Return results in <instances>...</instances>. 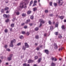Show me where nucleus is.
<instances>
[{
    "instance_id": "f257e3e1",
    "label": "nucleus",
    "mask_w": 66,
    "mask_h": 66,
    "mask_svg": "<svg viewBox=\"0 0 66 66\" xmlns=\"http://www.w3.org/2000/svg\"><path fill=\"white\" fill-rule=\"evenodd\" d=\"M26 4V3L24 2H22L20 4V6L18 7V10H21V9L23 8L24 7V5H25Z\"/></svg>"
},
{
    "instance_id": "f03ea898",
    "label": "nucleus",
    "mask_w": 66,
    "mask_h": 66,
    "mask_svg": "<svg viewBox=\"0 0 66 66\" xmlns=\"http://www.w3.org/2000/svg\"><path fill=\"white\" fill-rule=\"evenodd\" d=\"M16 43V40L15 39H14L12 40H11L10 45V46L11 47H13L14 45L13 44V43Z\"/></svg>"
},
{
    "instance_id": "7ed1b4c3",
    "label": "nucleus",
    "mask_w": 66,
    "mask_h": 66,
    "mask_svg": "<svg viewBox=\"0 0 66 66\" xmlns=\"http://www.w3.org/2000/svg\"><path fill=\"white\" fill-rule=\"evenodd\" d=\"M25 46L26 47H24V46H23V49L24 50H25L26 49V48H29V45H28L27 43H24Z\"/></svg>"
},
{
    "instance_id": "20e7f679",
    "label": "nucleus",
    "mask_w": 66,
    "mask_h": 66,
    "mask_svg": "<svg viewBox=\"0 0 66 66\" xmlns=\"http://www.w3.org/2000/svg\"><path fill=\"white\" fill-rule=\"evenodd\" d=\"M57 1V3L58 4H59V6H61V5H63V4L64 3V2H62L61 3L60 0H58Z\"/></svg>"
},
{
    "instance_id": "39448f33",
    "label": "nucleus",
    "mask_w": 66,
    "mask_h": 66,
    "mask_svg": "<svg viewBox=\"0 0 66 66\" xmlns=\"http://www.w3.org/2000/svg\"><path fill=\"white\" fill-rule=\"evenodd\" d=\"M12 56L13 54H11L9 55V57H8L7 59H8L9 61H11V60H12Z\"/></svg>"
},
{
    "instance_id": "423d86ee",
    "label": "nucleus",
    "mask_w": 66,
    "mask_h": 66,
    "mask_svg": "<svg viewBox=\"0 0 66 66\" xmlns=\"http://www.w3.org/2000/svg\"><path fill=\"white\" fill-rule=\"evenodd\" d=\"M34 62V61L30 59L28 61V63H33Z\"/></svg>"
},
{
    "instance_id": "0eeeda50",
    "label": "nucleus",
    "mask_w": 66,
    "mask_h": 66,
    "mask_svg": "<svg viewBox=\"0 0 66 66\" xmlns=\"http://www.w3.org/2000/svg\"><path fill=\"white\" fill-rule=\"evenodd\" d=\"M45 53H46L47 54V55H48L49 54V51L48 50H45Z\"/></svg>"
},
{
    "instance_id": "6e6552de",
    "label": "nucleus",
    "mask_w": 66,
    "mask_h": 66,
    "mask_svg": "<svg viewBox=\"0 0 66 66\" xmlns=\"http://www.w3.org/2000/svg\"><path fill=\"white\" fill-rule=\"evenodd\" d=\"M22 17H26L27 16V14L26 13H23L22 14Z\"/></svg>"
},
{
    "instance_id": "1a4fd4ad",
    "label": "nucleus",
    "mask_w": 66,
    "mask_h": 66,
    "mask_svg": "<svg viewBox=\"0 0 66 66\" xmlns=\"http://www.w3.org/2000/svg\"><path fill=\"white\" fill-rule=\"evenodd\" d=\"M31 13H32V11L30 10H29L28 12H27V13L28 15H29V14H31Z\"/></svg>"
},
{
    "instance_id": "9d476101",
    "label": "nucleus",
    "mask_w": 66,
    "mask_h": 66,
    "mask_svg": "<svg viewBox=\"0 0 66 66\" xmlns=\"http://www.w3.org/2000/svg\"><path fill=\"white\" fill-rule=\"evenodd\" d=\"M54 48L55 49H57V46L56 45V44L55 43L54 44Z\"/></svg>"
},
{
    "instance_id": "9b49d317",
    "label": "nucleus",
    "mask_w": 66,
    "mask_h": 66,
    "mask_svg": "<svg viewBox=\"0 0 66 66\" xmlns=\"http://www.w3.org/2000/svg\"><path fill=\"white\" fill-rule=\"evenodd\" d=\"M37 8L36 7H34L33 9V11L34 12H35V11H37Z\"/></svg>"
},
{
    "instance_id": "f8f14e48",
    "label": "nucleus",
    "mask_w": 66,
    "mask_h": 66,
    "mask_svg": "<svg viewBox=\"0 0 66 66\" xmlns=\"http://www.w3.org/2000/svg\"><path fill=\"white\" fill-rule=\"evenodd\" d=\"M39 21L40 22V23H44V21L42 19H40V20Z\"/></svg>"
},
{
    "instance_id": "ddd939ff",
    "label": "nucleus",
    "mask_w": 66,
    "mask_h": 66,
    "mask_svg": "<svg viewBox=\"0 0 66 66\" xmlns=\"http://www.w3.org/2000/svg\"><path fill=\"white\" fill-rule=\"evenodd\" d=\"M41 60H42V58H39V59H38V63H40V61Z\"/></svg>"
},
{
    "instance_id": "4468645a",
    "label": "nucleus",
    "mask_w": 66,
    "mask_h": 66,
    "mask_svg": "<svg viewBox=\"0 0 66 66\" xmlns=\"http://www.w3.org/2000/svg\"><path fill=\"white\" fill-rule=\"evenodd\" d=\"M58 24L59 22H56V24H55V27H58Z\"/></svg>"
},
{
    "instance_id": "2eb2a0df",
    "label": "nucleus",
    "mask_w": 66,
    "mask_h": 66,
    "mask_svg": "<svg viewBox=\"0 0 66 66\" xmlns=\"http://www.w3.org/2000/svg\"><path fill=\"white\" fill-rule=\"evenodd\" d=\"M32 4H33V1H31L30 2L29 6H31V5H32Z\"/></svg>"
},
{
    "instance_id": "dca6fc26",
    "label": "nucleus",
    "mask_w": 66,
    "mask_h": 66,
    "mask_svg": "<svg viewBox=\"0 0 66 66\" xmlns=\"http://www.w3.org/2000/svg\"><path fill=\"white\" fill-rule=\"evenodd\" d=\"M59 18H60L61 19H63V18H64V16H59Z\"/></svg>"
},
{
    "instance_id": "f3484780",
    "label": "nucleus",
    "mask_w": 66,
    "mask_h": 66,
    "mask_svg": "<svg viewBox=\"0 0 66 66\" xmlns=\"http://www.w3.org/2000/svg\"><path fill=\"white\" fill-rule=\"evenodd\" d=\"M14 25H15V24L14 23H13L11 24V27L13 28V27H14Z\"/></svg>"
},
{
    "instance_id": "a211bd4d",
    "label": "nucleus",
    "mask_w": 66,
    "mask_h": 66,
    "mask_svg": "<svg viewBox=\"0 0 66 66\" xmlns=\"http://www.w3.org/2000/svg\"><path fill=\"white\" fill-rule=\"evenodd\" d=\"M61 28L63 30H65V27L64 25H63L62 26Z\"/></svg>"
},
{
    "instance_id": "6ab92c4d",
    "label": "nucleus",
    "mask_w": 66,
    "mask_h": 66,
    "mask_svg": "<svg viewBox=\"0 0 66 66\" xmlns=\"http://www.w3.org/2000/svg\"><path fill=\"white\" fill-rule=\"evenodd\" d=\"M9 9V7H6V8H5L4 10L5 11H6V10H8Z\"/></svg>"
},
{
    "instance_id": "aec40b11",
    "label": "nucleus",
    "mask_w": 66,
    "mask_h": 66,
    "mask_svg": "<svg viewBox=\"0 0 66 66\" xmlns=\"http://www.w3.org/2000/svg\"><path fill=\"white\" fill-rule=\"evenodd\" d=\"M30 34V32H27V33L26 34V35L27 36H28Z\"/></svg>"
},
{
    "instance_id": "412c9836",
    "label": "nucleus",
    "mask_w": 66,
    "mask_h": 66,
    "mask_svg": "<svg viewBox=\"0 0 66 66\" xmlns=\"http://www.w3.org/2000/svg\"><path fill=\"white\" fill-rule=\"evenodd\" d=\"M51 65L52 66H55V64L54 63H52L51 64Z\"/></svg>"
},
{
    "instance_id": "4be33fe9",
    "label": "nucleus",
    "mask_w": 66,
    "mask_h": 66,
    "mask_svg": "<svg viewBox=\"0 0 66 66\" xmlns=\"http://www.w3.org/2000/svg\"><path fill=\"white\" fill-rule=\"evenodd\" d=\"M30 21V19H28L27 20V22H26V23H28L29 21Z\"/></svg>"
},
{
    "instance_id": "5701e85b",
    "label": "nucleus",
    "mask_w": 66,
    "mask_h": 66,
    "mask_svg": "<svg viewBox=\"0 0 66 66\" xmlns=\"http://www.w3.org/2000/svg\"><path fill=\"white\" fill-rule=\"evenodd\" d=\"M4 17H5V18H7V15L6 14H4L3 15Z\"/></svg>"
},
{
    "instance_id": "b1692460",
    "label": "nucleus",
    "mask_w": 66,
    "mask_h": 66,
    "mask_svg": "<svg viewBox=\"0 0 66 66\" xmlns=\"http://www.w3.org/2000/svg\"><path fill=\"white\" fill-rule=\"evenodd\" d=\"M57 3H54V6H55V7H56V6H57Z\"/></svg>"
},
{
    "instance_id": "393cba45",
    "label": "nucleus",
    "mask_w": 66,
    "mask_h": 66,
    "mask_svg": "<svg viewBox=\"0 0 66 66\" xmlns=\"http://www.w3.org/2000/svg\"><path fill=\"white\" fill-rule=\"evenodd\" d=\"M38 30H39L38 28V27H36L35 29V31H38Z\"/></svg>"
},
{
    "instance_id": "a878e982",
    "label": "nucleus",
    "mask_w": 66,
    "mask_h": 66,
    "mask_svg": "<svg viewBox=\"0 0 66 66\" xmlns=\"http://www.w3.org/2000/svg\"><path fill=\"white\" fill-rule=\"evenodd\" d=\"M63 49H64V48L63 47H61V48H59V51H60V50H63Z\"/></svg>"
},
{
    "instance_id": "bb28decb",
    "label": "nucleus",
    "mask_w": 66,
    "mask_h": 66,
    "mask_svg": "<svg viewBox=\"0 0 66 66\" xmlns=\"http://www.w3.org/2000/svg\"><path fill=\"white\" fill-rule=\"evenodd\" d=\"M34 18V16H33L31 15L30 16V19H33Z\"/></svg>"
},
{
    "instance_id": "cd10ccee",
    "label": "nucleus",
    "mask_w": 66,
    "mask_h": 66,
    "mask_svg": "<svg viewBox=\"0 0 66 66\" xmlns=\"http://www.w3.org/2000/svg\"><path fill=\"white\" fill-rule=\"evenodd\" d=\"M55 34L56 35H57L59 34V32H55Z\"/></svg>"
},
{
    "instance_id": "c85d7f7f",
    "label": "nucleus",
    "mask_w": 66,
    "mask_h": 66,
    "mask_svg": "<svg viewBox=\"0 0 66 66\" xmlns=\"http://www.w3.org/2000/svg\"><path fill=\"white\" fill-rule=\"evenodd\" d=\"M4 47L5 49H6V48H7V45H5Z\"/></svg>"
},
{
    "instance_id": "c756f323",
    "label": "nucleus",
    "mask_w": 66,
    "mask_h": 66,
    "mask_svg": "<svg viewBox=\"0 0 66 66\" xmlns=\"http://www.w3.org/2000/svg\"><path fill=\"white\" fill-rule=\"evenodd\" d=\"M1 13H3L4 11V9H2L1 10Z\"/></svg>"
},
{
    "instance_id": "7c9ffc66",
    "label": "nucleus",
    "mask_w": 66,
    "mask_h": 66,
    "mask_svg": "<svg viewBox=\"0 0 66 66\" xmlns=\"http://www.w3.org/2000/svg\"><path fill=\"white\" fill-rule=\"evenodd\" d=\"M35 38H36V39H38V38H39V37L38 36H36Z\"/></svg>"
},
{
    "instance_id": "2f4dec72",
    "label": "nucleus",
    "mask_w": 66,
    "mask_h": 66,
    "mask_svg": "<svg viewBox=\"0 0 66 66\" xmlns=\"http://www.w3.org/2000/svg\"><path fill=\"white\" fill-rule=\"evenodd\" d=\"M16 13L17 15H19V12L18 11L17 12H16Z\"/></svg>"
},
{
    "instance_id": "473e14b6",
    "label": "nucleus",
    "mask_w": 66,
    "mask_h": 66,
    "mask_svg": "<svg viewBox=\"0 0 66 66\" xmlns=\"http://www.w3.org/2000/svg\"><path fill=\"white\" fill-rule=\"evenodd\" d=\"M6 51H11V50H10L9 49V48H7L6 49Z\"/></svg>"
},
{
    "instance_id": "72a5a7b5",
    "label": "nucleus",
    "mask_w": 66,
    "mask_h": 66,
    "mask_svg": "<svg viewBox=\"0 0 66 66\" xmlns=\"http://www.w3.org/2000/svg\"><path fill=\"white\" fill-rule=\"evenodd\" d=\"M48 23H49V24L50 25H51V22L50 21H48Z\"/></svg>"
},
{
    "instance_id": "f704fd0d",
    "label": "nucleus",
    "mask_w": 66,
    "mask_h": 66,
    "mask_svg": "<svg viewBox=\"0 0 66 66\" xmlns=\"http://www.w3.org/2000/svg\"><path fill=\"white\" fill-rule=\"evenodd\" d=\"M43 46L41 45H39V47L40 48H43Z\"/></svg>"
},
{
    "instance_id": "c9c22d12",
    "label": "nucleus",
    "mask_w": 66,
    "mask_h": 66,
    "mask_svg": "<svg viewBox=\"0 0 66 66\" xmlns=\"http://www.w3.org/2000/svg\"><path fill=\"white\" fill-rule=\"evenodd\" d=\"M45 13H48V11L47 10H46L45 11Z\"/></svg>"
},
{
    "instance_id": "e433bc0d",
    "label": "nucleus",
    "mask_w": 66,
    "mask_h": 66,
    "mask_svg": "<svg viewBox=\"0 0 66 66\" xmlns=\"http://www.w3.org/2000/svg\"><path fill=\"white\" fill-rule=\"evenodd\" d=\"M50 30H52V29H53V26H51L50 27Z\"/></svg>"
},
{
    "instance_id": "4c0bfd02",
    "label": "nucleus",
    "mask_w": 66,
    "mask_h": 66,
    "mask_svg": "<svg viewBox=\"0 0 66 66\" xmlns=\"http://www.w3.org/2000/svg\"><path fill=\"white\" fill-rule=\"evenodd\" d=\"M21 45V43H18L17 45V46H20V45Z\"/></svg>"
},
{
    "instance_id": "58836bf2",
    "label": "nucleus",
    "mask_w": 66,
    "mask_h": 66,
    "mask_svg": "<svg viewBox=\"0 0 66 66\" xmlns=\"http://www.w3.org/2000/svg\"><path fill=\"white\" fill-rule=\"evenodd\" d=\"M9 21V19H7L6 20L5 22H8Z\"/></svg>"
},
{
    "instance_id": "ea45409f",
    "label": "nucleus",
    "mask_w": 66,
    "mask_h": 66,
    "mask_svg": "<svg viewBox=\"0 0 66 66\" xmlns=\"http://www.w3.org/2000/svg\"><path fill=\"white\" fill-rule=\"evenodd\" d=\"M50 16L51 17H53V16H54V15H53V14H50Z\"/></svg>"
},
{
    "instance_id": "a19ab883",
    "label": "nucleus",
    "mask_w": 66,
    "mask_h": 66,
    "mask_svg": "<svg viewBox=\"0 0 66 66\" xmlns=\"http://www.w3.org/2000/svg\"><path fill=\"white\" fill-rule=\"evenodd\" d=\"M35 60H36V59H37L38 58V56H36L35 57Z\"/></svg>"
},
{
    "instance_id": "79ce46f5",
    "label": "nucleus",
    "mask_w": 66,
    "mask_h": 66,
    "mask_svg": "<svg viewBox=\"0 0 66 66\" xmlns=\"http://www.w3.org/2000/svg\"><path fill=\"white\" fill-rule=\"evenodd\" d=\"M52 2H51L50 3V6H52Z\"/></svg>"
},
{
    "instance_id": "37998d69",
    "label": "nucleus",
    "mask_w": 66,
    "mask_h": 66,
    "mask_svg": "<svg viewBox=\"0 0 66 66\" xmlns=\"http://www.w3.org/2000/svg\"><path fill=\"white\" fill-rule=\"evenodd\" d=\"M22 33L23 34H26V32L25 31H22Z\"/></svg>"
},
{
    "instance_id": "c03bdc74",
    "label": "nucleus",
    "mask_w": 66,
    "mask_h": 66,
    "mask_svg": "<svg viewBox=\"0 0 66 66\" xmlns=\"http://www.w3.org/2000/svg\"><path fill=\"white\" fill-rule=\"evenodd\" d=\"M0 59H1L2 60H3V56L1 57H0Z\"/></svg>"
},
{
    "instance_id": "a18cd8bd",
    "label": "nucleus",
    "mask_w": 66,
    "mask_h": 66,
    "mask_svg": "<svg viewBox=\"0 0 66 66\" xmlns=\"http://www.w3.org/2000/svg\"><path fill=\"white\" fill-rule=\"evenodd\" d=\"M24 24H25V23H22L21 24V26H23L24 25Z\"/></svg>"
},
{
    "instance_id": "49530a36",
    "label": "nucleus",
    "mask_w": 66,
    "mask_h": 66,
    "mask_svg": "<svg viewBox=\"0 0 66 66\" xmlns=\"http://www.w3.org/2000/svg\"><path fill=\"white\" fill-rule=\"evenodd\" d=\"M4 31L5 33H6L7 32V29H5V30Z\"/></svg>"
},
{
    "instance_id": "de8ad7c7",
    "label": "nucleus",
    "mask_w": 66,
    "mask_h": 66,
    "mask_svg": "<svg viewBox=\"0 0 66 66\" xmlns=\"http://www.w3.org/2000/svg\"><path fill=\"white\" fill-rule=\"evenodd\" d=\"M23 66H26L27 64H26V63H24L23 64Z\"/></svg>"
},
{
    "instance_id": "09e8293b",
    "label": "nucleus",
    "mask_w": 66,
    "mask_h": 66,
    "mask_svg": "<svg viewBox=\"0 0 66 66\" xmlns=\"http://www.w3.org/2000/svg\"><path fill=\"white\" fill-rule=\"evenodd\" d=\"M51 60L52 61H54V57H52V58L51 59Z\"/></svg>"
},
{
    "instance_id": "8fccbe9b",
    "label": "nucleus",
    "mask_w": 66,
    "mask_h": 66,
    "mask_svg": "<svg viewBox=\"0 0 66 66\" xmlns=\"http://www.w3.org/2000/svg\"><path fill=\"white\" fill-rule=\"evenodd\" d=\"M62 37V36H59V38H61Z\"/></svg>"
},
{
    "instance_id": "3c124183",
    "label": "nucleus",
    "mask_w": 66,
    "mask_h": 66,
    "mask_svg": "<svg viewBox=\"0 0 66 66\" xmlns=\"http://www.w3.org/2000/svg\"><path fill=\"white\" fill-rule=\"evenodd\" d=\"M27 27H27V26H26L24 27V29H27Z\"/></svg>"
},
{
    "instance_id": "603ef678",
    "label": "nucleus",
    "mask_w": 66,
    "mask_h": 66,
    "mask_svg": "<svg viewBox=\"0 0 66 66\" xmlns=\"http://www.w3.org/2000/svg\"><path fill=\"white\" fill-rule=\"evenodd\" d=\"M22 37H23V36H21L20 37V38L21 39H22Z\"/></svg>"
},
{
    "instance_id": "864d4df0",
    "label": "nucleus",
    "mask_w": 66,
    "mask_h": 66,
    "mask_svg": "<svg viewBox=\"0 0 66 66\" xmlns=\"http://www.w3.org/2000/svg\"><path fill=\"white\" fill-rule=\"evenodd\" d=\"M10 17V15H9V14H8L7 15V18H8L9 17Z\"/></svg>"
},
{
    "instance_id": "5fc2aeb1",
    "label": "nucleus",
    "mask_w": 66,
    "mask_h": 66,
    "mask_svg": "<svg viewBox=\"0 0 66 66\" xmlns=\"http://www.w3.org/2000/svg\"><path fill=\"white\" fill-rule=\"evenodd\" d=\"M54 61H57V59H56V58H55V57H54Z\"/></svg>"
},
{
    "instance_id": "6e6d98bb",
    "label": "nucleus",
    "mask_w": 66,
    "mask_h": 66,
    "mask_svg": "<svg viewBox=\"0 0 66 66\" xmlns=\"http://www.w3.org/2000/svg\"><path fill=\"white\" fill-rule=\"evenodd\" d=\"M29 25L30 26H32V23H29Z\"/></svg>"
},
{
    "instance_id": "4d7b16f0",
    "label": "nucleus",
    "mask_w": 66,
    "mask_h": 66,
    "mask_svg": "<svg viewBox=\"0 0 66 66\" xmlns=\"http://www.w3.org/2000/svg\"><path fill=\"white\" fill-rule=\"evenodd\" d=\"M35 5H36V4H35V3H34L32 6H34Z\"/></svg>"
},
{
    "instance_id": "13d9d810",
    "label": "nucleus",
    "mask_w": 66,
    "mask_h": 66,
    "mask_svg": "<svg viewBox=\"0 0 66 66\" xmlns=\"http://www.w3.org/2000/svg\"><path fill=\"white\" fill-rule=\"evenodd\" d=\"M42 26V23H40V25L39 26V27H41Z\"/></svg>"
},
{
    "instance_id": "bf43d9fd",
    "label": "nucleus",
    "mask_w": 66,
    "mask_h": 66,
    "mask_svg": "<svg viewBox=\"0 0 66 66\" xmlns=\"http://www.w3.org/2000/svg\"><path fill=\"white\" fill-rule=\"evenodd\" d=\"M39 47H37V50H39Z\"/></svg>"
},
{
    "instance_id": "052dcab7",
    "label": "nucleus",
    "mask_w": 66,
    "mask_h": 66,
    "mask_svg": "<svg viewBox=\"0 0 66 66\" xmlns=\"http://www.w3.org/2000/svg\"><path fill=\"white\" fill-rule=\"evenodd\" d=\"M34 3H37V1H35L34 2Z\"/></svg>"
},
{
    "instance_id": "680f3d73",
    "label": "nucleus",
    "mask_w": 66,
    "mask_h": 66,
    "mask_svg": "<svg viewBox=\"0 0 66 66\" xmlns=\"http://www.w3.org/2000/svg\"><path fill=\"white\" fill-rule=\"evenodd\" d=\"M9 11H7L6 12V13H7V14H8L9 13Z\"/></svg>"
},
{
    "instance_id": "e2e57ef3",
    "label": "nucleus",
    "mask_w": 66,
    "mask_h": 66,
    "mask_svg": "<svg viewBox=\"0 0 66 66\" xmlns=\"http://www.w3.org/2000/svg\"><path fill=\"white\" fill-rule=\"evenodd\" d=\"M44 36H47V34H44Z\"/></svg>"
},
{
    "instance_id": "0e129e2a",
    "label": "nucleus",
    "mask_w": 66,
    "mask_h": 66,
    "mask_svg": "<svg viewBox=\"0 0 66 66\" xmlns=\"http://www.w3.org/2000/svg\"><path fill=\"white\" fill-rule=\"evenodd\" d=\"M10 30L11 31H12V28H10Z\"/></svg>"
},
{
    "instance_id": "69168bd1",
    "label": "nucleus",
    "mask_w": 66,
    "mask_h": 66,
    "mask_svg": "<svg viewBox=\"0 0 66 66\" xmlns=\"http://www.w3.org/2000/svg\"><path fill=\"white\" fill-rule=\"evenodd\" d=\"M26 66H30V65L29 64H26Z\"/></svg>"
},
{
    "instance_id": "338daca9",
    "label": "nucleus",
    "mask_w": 66,
    "mask_h": 66,
    "mask_svg": "<svg viewBox=\"0 0 66 66\" xmlns=\"http://www.w3.org/2000/svg\"><path fill=\"white\" fill-rule=\"evenodd\" d=\"M64 21V22H66V20L65 19Z\"/></svg>"
},
{
    "instance_id": "774afa93",
    "label": "nucleus",
    "mask_w": 66,
    "mask_h": 66,
    "mask_svg": "<svg viewBox=\"0 0 66 66\" xmlns=\"http://www.w3.org/2000/svg\"><path fill=\"white\" fill-rule=\"evenodd\" d=\"M29 3V2L28 1H27L26 2V4H28Z\"/></svg>"
}]
</instances>
